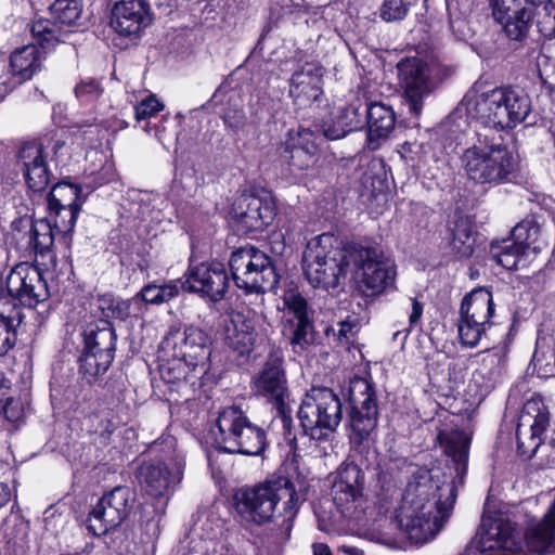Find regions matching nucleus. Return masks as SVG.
<instances>
[{
  "instance_id": "obj_1",
  "label": "nucleus",
  "mask_w": 555,
  "mask_h": 555,
  "mask_svg": "<svg viewBox=\"0 0 555 555\" xmlns=\"http://www.w3.org/2000/svg\"><path fill=\"white\" fill-rule=\"evenodd\" d=\"M447 469H420L409 480L395 522L414 544L431 540L449 519L468 467L469 438L462 431L440 433Z\"/></svg>"
},
{
  "instance_id": "obj_2",
  "label": "nucleus",
  "mask_w": 555,
  "mask_h": 555,
  "mask_svg": "<svg viewBox=\"0 0 555 555\" xmlns=\"http://www.w3.org/2000/svg\"><path fill=\"white\" fill-rule=\"evenodd\" d=\"M233 504L240 519L250 527H262L274 521V513L282 504L280 522L272 528L273 544L286 543L300 508V501L293 481L285 476L271 477L251 487H243L233 495Z\"/></svg>"
},
{
  "instance_id": "obj_3",
  "label": "nucleus",
  "mask_w": 555,
  "mask_h": 555,
  "mask_svg": "<svg viewBox=\"0 0 555 555\" xmlns=\"http://www.w3.org/2000/svg\"><path fill=\"white\" fill-rule=\"evenodd\" d=\"M351 267V246L341 248L331 233L311 238L302 255L306 280L312 287L327 292L345 284Z\"/></svg>"
},
{
  "instance_id": "obj_4",
  "label": "nucleus",
  "mask_w": 555,
  "mask_h": 555,
  "mask_svg": "<svg viewBox=\"0 0 555 555\" xmlns=\"http://www.w3.org/2000/svg\"><path fill=\"white\" fill-rule=\"evenodd\" d=\"M363 487V470L354 463H343L332 476L330 495L335 511L327 512L323 504L319 506L315 511L319 528L327 531L347 519H358L364 502Z\"/></svg>"
},
{
  "instance_id": "obj_5",
  "label": "nucleus",
  "mask_w": 555,
  "mask_h": 555,
  "mask_svg": "<svg viewBox=\"0 0 555 555\" xmlns=\"http://www.w3.org/2000/svg\"><path fill=\"white\" fill-rule=\"evenodd\" d=\"M210 434L216 448L225 453L258 456L268 444L264 429L251 423L245 412L234 405L218 413Z\"/></svg>"
},
{
  "instance_id": "obj_6",
  "label": "nucleus",
  "mask_w": 555,
  "mask_h": 555,
  "mask_svg": "<svg viewBox=\"0 0 555 555\" xmlns=\"http://www.w3.org/2000/svg\"><path fill=\"white\" fill-rule=\"evenodd\" d=\"M531 109L528 93L513 87H498L480 93L472 108L481 124L500 130L514 129L527 119Z\"/></svg>"
},
{
  "instance_id": "obj_7",
  "label": "nucleus",
  "mask_w": 555,
  "mask_h": 555,
  "mask_svg": "<svg viewBox=\"0 0 555 555\" xmlns=\"http://www.w3.org/2000/svg\"><path fill=\"white\" fill-rule=\"evenodd\" d=\"M461 162L468 179L480 184L506 182L515 170L513 154L505 145L480 139L463 152Z\"/></svg>"
},
{
  "instance_id": "obj_8",
  "label": "nucleus",
  "mask_w": 555,
  "mask_h": 555,
  "mask_svg": "<svg viewBox=\"0 0 555 555\" xmlns=\"http://www.w3.org/2000/svg\"><path fill=\"white\" fill-rule=\"evenodd\" d=\"M298 418L305 436L313 440L325 439L341 422L340 399L327 387H313L301 400Z\"/></svg>"
},
{
  "instance_id": "obj_9",
  "label": "nucleus",
  "mask_w": 555,
  "mask_h": 555,
  "mask_svg": "<svg viewBox=\"0 0 555 555\" xmlns=\"http://www.w3.org/2000/svg\"><path fill=\"white\" fill-rule=\"evenodd\" d=\"M229 264L235 285L246 294L271 292L279 283L273 260L256 247L233 251Z\"/></svg>"
},
{
  "instance_id": "obj_10",
  "label": "nucleus",
  "mask_w": 555,
  "mask_h": 555,
  "mask_svg": "<svg viewBox=\"0 0 555 555\" xmlns=\"http://www.w3.org/2000/svg\"><path fill=\"white\" fill-rule=\"evenodd\" d=\"M81 337L79 372L91 382L111 366L115 358L117 335L111 322L99 320L89 323L81 332Z\"/></svg>"
},
{
  "instance_id": "obj_11",
  "label": "nucleus",
  "mask_w": 555,
  "mask_h": 555,
  "mask_svg": "<svg viewBox=\"0 0 555 555\" xmlns=\"http://www.w3.org/2000/svg\"><path fill=\"white\" fill-rule=\"evenodd\" d=\"M348 401L350 411L348 424L350 440L354 444L369 441L376 433L378 423V405L376 390L372 383L359 376L349 382Z\"/></svg>"
},
{
  "instance_id": "obj_12",
  "label": "nucleus",
  "mask_w": 555,
  "mask_h": 555,
  "mask_svg": "<svg viewBox=\"0 0 555 555\" xmlns=\"http://www.w3.org/2000/svg\"><path fill=\"white\" fill-rule=\"evenodd\" d=\"M478 542L468 544L461 555L496 553L517 555L521 553V537L514 521L504 514L485 515L481 518Z\"/></svg>"
},
{
  "instance_id": "obj_13",
  "label": "nucleus",
  "mask_w": 555,
  "mask_h": 555,
  "mask_svg": "<svg viewBox=\"0 0 555 555\" xmlns=\"http://www.w3.org/2000/svg\"><path fill=\"white\" fill-rule=\"evenodd\" d=\"M352 267L360 271V288L366 296H377L393 288L396 267L376 246H351Z\"/></svg>"
},
{
  "instance_id": "obj_14",
  "label": "nucleus",
  "mask_w": 555,
  "mask_h": 555,
  "mask_svg": "<svg viewBox=\"0 0 555 555\" xmlns=\"http://www.w3.org/2000/svg\"><path fill=\"white\" fill-rule=\"evenodd\" d=\"M253 391L270 402H273L280 415L284 429L292 425L291 409L287 405L289 397L286 372L283 358L271 353L259 372L251 379Z\"/></svg>"
},
{
  "instance_id": "obj_15",
  "label": "nucleus",
  "mask_w": 555,
  "mask_h": 555,
  "mask_svg": "<svg viewBox=\"0 0 555 555\" xmlns=\"http://www.w3.org/2000/svg\"><path fill=\"white\" fill-rule=\"evenodd\" d=\"M209 337L199 327L190 325L182 330L180 323L170 325L160 343V352L184 358L193 364V369H201L205 373V361L210 354Z\"/></svg>"
},
{
  "instance_id": "obj_16",
  "label": "nucleus",
  "mask_w": 555,
  "mask_h": 555,
  "mask_svg": "<svg viewBox=\"0 0 555 555\" xmlns=\"http://www.w3.org/2000/svg\"><path fill=\"white\" fill-rule=\"evenodd\" d=\"M135 500L129 487L118 486L104 494L89 513L87 526L94 535L118 527L129 515Z\"/></svg>"
},
{
  "instance_id": "obj_17",
  "label": "nucleus",
  "mask_w": 555,
  "mask_h": 555,
  "mask_svg": "<svg viewBox=\"0 0 555 555\" xmlns=\"http://www.w3.org/2000/svg\"><path fill=\"white\" fill-rule=\"evenodd\" d=\"M229 287L230 276L227 268L217 261L190 266L181 283L183 291L196 294L212 304L223 300Z\"/></svg>"
},
{
  "instance_id": "obj_18",
  "label": "nucleus",
  "mask_w": 555,
  "mask_h": 555,
  "mask_svg": "<svg viewBox=\"0 0 555 555\" xmlns=\"http://www.w3.org/2000/svg\"><path fill=\"white\" fill-rule=\"evenodd\" d=\"M550 425V412L540 398L528 400L519 415L516 439L517 451L525 459H532L544 446L542 435Z\"/></svg>"
},
{
  "instance_id": "obj_19",
  "label": "nucleus",
  "mask_w": 555,
  "mask_h": 555,
  "mask_svg": "<svg viewBox=\"0 0 555 555\" xmlns=\"http://www.w3.org/2000/svg\"><path fill=\"white\" fill-rule=\"evenodd\" d=\"M283 336L289 341L295 352L305 350L314 341L313 311L299 293L289 292L284 298Z\"/></svg>"
},
{
  "instance_id": "obj_20",
  "label": "nucleus",
  "mask_w": 555,
  "mask_h": 555,
  "mask_svg": "<svg viewBox=\"0 0 555 555\" xmlns=\"http://www.w3.org/2000/svg\"><path fill=\"white\" fill-rule=\"evenodd\" d=\"M5 286L12 301L18 300L23 306L29 308L46 301L50 296L41 270L29 262L14 266L5 276Z\"/></svg>"
},
{
  "instance_id": "obj_21",
  "label": "nucleus",
  "mask_w": 555,
  "mask_h": 555,
  "mask_svg": "<svg viewBox=\"0 0 555 555\" xmlns=\"http://www.w3.org/2000/svg\"><path fill=\"white\" fill-rule=\"evenodd\" d=\"M397 69L409 109L415 116H420L425 99L435 88L429 79V68L417 57H406L398 63Z\"/></svg>"
},
{
  "instance_id": "obj_22",
  "label": "nucleus",
  "mask_w": 555,
  "mask_h": 555,
  "mask_svg": "<svg viewBox=\"0 0 555 555\" xmlns=\"http://www.w3.org/2000/svg\"><path fill=\"white\" fill-rule=\"evenodd\" d=\"M81 12V0H54L50 5L52 20L39 18L33 23L30 30L34 39L44 50L54 48L60 41V27L74 25Z\"/></svg>"
},
{
  "instance_id": "obj_23",
  "label": "nucleus",
  "mask_w": 555,
  "mask_h": 555,
  "mask_svg": "<svg viewBox=\"0 0 555 555\" xmlns=\"http://www.w3.org/2000/svg\"><path fill=\"white\" fill-rule=\"evenodd\" d=\"M86 197L79 185L69 182L56 183L48 195V206L55 214V228L64 233H73L77 216Z\"/></svg>"
},
{
  "instance_id": "obj_24",
  "label": "nucleus",
  "mask_w": 555,
  "mask_h": 555,
  "mask_svg": "<svg viewBox=\"0 0 555 555\" xmlns=\"http://www.w3.org/2000/svg\"><path fill=\"white\" fill-rule=\"evenodd\" d=\"M231 215L240 231H262L274 219L275 206L269 195L244 194L234 202Z\"/></svg>"
},
{
  "instance_id": "obj_25",
  "label": "nucleus",
  "mask_w": 555,
  "mask_h": 555,
  "mask_svg": "<svg viewBox=\"0 0 555 555\" xmlns=\"http://www.w3.org/2000/svg\"><path fill=\"white\" fill-rule=\"evenodd\" d=\"M258 325L259 317L254 311H231L224 325V343L238 356L249 354L263 339Z\"/></svg>"
},
{
  "instance_id": "obj_26",
  "label": "nucleus",
  "mask_w": 555,
  "mask_h": 555,
  "mask_svg": "<svg viewBox=\"0 0 555 555\" xmlns=\"http://www.w3.org/2000/svg\"><path fill=\"white\" fill-rule=\"evenodd\" d=\"M493 18L512 41L524 42L533 25L530 4L518 0H490Z\"/></svg>"
},
{
  "instance_id": "obj_27",
  "label": "nucleus",
  "mask_w": 555,
  "mask_h": 555,
  "mask_svg": "<svg viewBox=\"0 0 555 555\" xmlns=\"http://www.w3.org/2000/svg\"><path fill=\"white\" fill-rule=\"evenodd\" d=\"M36 44H27L12 53L10 69L0 61V99H4L13 89L30 79L40 68V52Z\"/></svg>"
},
{
  "instance_id": "obj_28",
  "label": "nucleus",
  "mask_w": 555,
  "mask_h": 555,
  "mask_svg": "<svg viewBox=\"0 0 555 555\" xmlns=\"http://www.w3.org/2000/svg\"><path fill=\"white\" fill-rule=\"evenodd\" d=\"M184 457L177 455L169 463H147L141 467V476L147 493L159 498L168 494L183 477Z\"/></svg>"
},
{
  "instance_id": "obj_29",
  "label": "nucleus",
  "mask_w": 555,
  "mask_h": 555,
  "mask_svg": "<svg viewBox=\"0 0 555 555\" xmlns=\"http://www.w3.org/2000/svg\"><path fill=\"white\" fill-rule=\"evenodd\" d=\"M151 23L146 0H120L112 10L111 25L121 36H137Z\"/></svg>"
},
{
  "instance_id": "obj_30",
  "label": "nucleus",
  "mask_w": 555,
  "mask_h": 555,
  "mask_svg": "<svg viewBox=\"0 0 555 555\" xmlns=\"http://www.w3.org/2000/svg\"><path fill=\"white\" fill-rule=\"evenodd\" d=\"M324 68L315 62H307L295 70L291 78L289 95L299 107H305L320 99Z\"/></svg>"
},
{
  "instance_id": "obj_31",
  "label": "nucleus",
  "mask_w": 555,
  "mask_h": 555,
  "mask_svg": "<svg viewBox=\"0 0 555 555\" xmlns=\"http://www.w3.org/2000/svg\"><path fill=\"white\" fill-rule=\"evenodd\" d=\"M365 125L367 126V138L371 143L387 139L396 125V115L392 107L382 102L366 103Z\"/></svg>"
},
{
  "instance_id": "obj_32",
  "label": "nucleus",
  "mask_w": 555,
  "mask_h": 555,
  "mask_svg": "<svg viewBox=\"0 0 555 555\" xmlns=\"http://www.w3.org/2000/svg\"><path fill=\"white\" fill-rule=\"evenodd\" d=\"M494 313V304L491 292L486 288H476L466 295L461 304L460 314L472 320L482 322L490 326Z\"/></svg>"
},
{
  "instance_id": "obj_33",
  "label": "nucleus",
  "mask_w": 555,
  "mask_h": 555,
  "mask_svg": "<svg viewBox=\"0 0 555 555\" xmlns=\"http://www.w3.org/2000/svg\"><path fill=\"white\" fill-rule=\"evenodd\" d=\"M55 235H61L60 240L64 245L69 246L72 241V233L64 237V233L57 231L55 223L52 225L47 219L35 220L30 228L29 243L36 254L41 256L51 254V248L54 244Z\"/></svg>"
},
{
  "instance_id": "obj_34",
  "label": "nucleus",
  "mask_w": 555,
  "mask_h": 555,
  "mask_svg": "<svg viewBox=\"0 0 555 555\" xmlns=\"http://www.w3.org/2000/svg\"><path fill=\"white\" fill-rule=\"evenodd\" d=\"M163 354V363L159 366V373L165 383L176 384L179 382H191L199 378L201 369H193L184 358L173 354Z\"/></svg>"
},
{
  "instance_id": "obj_35",
  "label": "nucleus",
  "mask_w": 555,
  "mask_h": 555,
  "mask_svg": "<svg viewBox=\"0 0 555 555\" xmlns=\"http://www.w3.org/2000/svg\"><path fill=\"white\" fill-rule=\"evenodd\" d=\"M96 302L98 308L106 318L125 321L129 317H138L141 314L138 298H134V296L125 300L116 298L112 294H104L98 297Z\"/></svg>"
},
{
  "instance_id": "obj_36",
  "label": "nucleus",
  "mask_w": 555,
  "mask_h": 555,
  "mask_svg": "<svg viewBox=\"0 0 555 555\" xmlns=\"http://www.w3.org/2000/svg\"><path fill=\"white\" fill-rule=\"evenodd\" d=\"M489 254L491 259L507 270H516L526 261L524 246L513 238L492 243Z\"/></svg>"
},
{
  "instance_id": "obj_37",
  "label": "nucleus",
  "mask_w": 555,
  "mask_h": 555,
  "mask_svg": "<svg viewBox=\"0 0 555 555\" xmlns=\"http://www.w3.org/2000/svg\"><path fill=\"white\" fill-rule=\"evenodd\" d=\"M450 247L457 258H468L474 251L475 238L472 224L466 217L457 218L450 228Z\"/></svg>"
},
{
  "instance_id": "obj_38",
  "label": "nucleus",
  "mask_w": 555,
  "mask_h": 555,
  "mask_svg": "<svg viewBox=\"0 0 555 555\" xmlns=\"http://www.w3.org/2000/svg\"><path fill=\"white\" fill-rule=\"evenodd\" d=\"M179 286L176 281L157 285L150 283L134 295L138 298L139 307L143 310V304L158 306L170 301L179 295Z\"/></svg>"
},
{
  "instance_id": "obj_39",
  "label": "nucleus",
  "mask_w": 555,
  "mask_h": 555,
  "mask_svg": "<svg viewBox=\"0 0 555 555\" xmlns=\"http://www.w3.org/2000/svg\"><path fill=\"white\" fill-rule=\"evenodd\" d=\"M488 328L489 326L482 324V322L472 320L465 315L460 314L457 320L460 341L463 346L468 348L476 347Z\"/></svg>"
},
{
  "instance_id": "obj_40",
  "label": "nucleus",
  "mask_w": 555,
  "mask_h": 555,
  "mask_svg": "<svg viewBox=\"0 0 555 555\" xmlns=\"http://www.w3.org/2000/svg\"><path fill=\"white\" fill-rule=\"evenodd\" d=\"M479 358L478 369L482 376L493 379L499 376L505 363L506 353L503 348H494L492 350H485L476 354Z\"/></svg>"
},
{
  "instance_id": "obj_41",
  "label": "nucleus",
  "mask_w": 555,
  "mask_h": 555,
  "mask_svg": "<svg viewBox=\"0 0 555 555\" xmlns=\"http://www.w3.org/2000/svg\"><path fill=\"white\" fill-rule=\"evenodd\" d=\"M366 103L356 101L339 111L337 118L348 132L360 130L365 126Z\"/></svg>"
},
{
  "instance_id": "obj_42",
  "label": "nucleus",
  "mask_w": 555,
  "mask_h": 555,
  "mask_svg": "<svg viewBox=\"0 0 555 555\" xmlns=\"http://www.w3.org/2000/svg\"><path fill=\"white\" fill-rule=\"evenodd\" d=\"M540 235V227L532 218H526L517 223L512 230V238L524 246V249L533 245V249L539 247L534 244Z\"/></svg>"
},
{
  "instance_id": "obj_43",
  "label": "nucleus",
  "mask_w": 555,
  "mask_h": 555,
  "mask_svg": "<svg viewBox=\"0 0 555 555\" xmlns=\"http://www.w3.org/2000/svg\"><path fill=\"white\" fill-rule=\"evenodd\" d=\"M318 129L314 131L299 126L297 130L288 131V139L285 145L291 147H302V150L318 153Z\"/></svg>"
},
{
  "instance_id": "obj_44",
  "label": "nucleus",
  "mask_w": 555,
  "mask_h": 555,
  "mask_svg": "<svg viewBox=\"0 0 555 555\" xmlns=\"http://www.w3.org/2000/svg\"><path fill=\"white\" fill-rule=\"evenodd\" d=\"M18 158L24 171L29 170L31 167L47 164L43 147L37 142L23 144L18 152Z\"/></svg>"
},
{
  "instance_id": "obj_45",
  "label": "nucleus",
  "mask_w": 555,
  "mask_h": 555,
  "mask_svg": "<svg viewBox=\"0 0 555 555\" xmlns=\"http://www.w3.org/2000/svg\"><path fill=\"white\" fill-rule=\"evenodd\" d=\"M15 319L0 312V357L8 353L16 343Z\"/></svg>"
},
{
  "instance_id": "obj_46",
  "label": "nucleus",
  "mask_w": 555,
  "mask_h": 555,
  "mask_svg": "<svg viewBox=\"0 0 555 555\" xmlns=\"http://www.w3.org/2000/svg\"><path fill=\"white\" fill-rule=\"evenodd\" d=\"M410 10L408 0H384L379 8V16L385 22L402 21Z\"/></svg>"
},
{
  "instance_id": "obj_47",
  "label": "nucleus",
  "mask_w": 555,
  "mask_h": 555,
  "mask_svg": "<svg viewBox=\"0 0 555 555\" xmlns=\"http://www.w3.org/2000/svg\"><path fill=\"white\" fill-rule=\"evenodd\" d=\"M284 157L288 164L298 170L307 169L315 162L317 152L302 150V147H291L285 145Z\"/></svg>"
},
{
  "instance_id": "obj_48",
  "label": "nucleus",
  "mask_w": 555,
  "mask_h": 555,
  "mask_svg": "<svg viewBox=\"0 0 555 555\" xmlns=\"http://www.w3.org/2000/svg\"><path fill=\"white\" fill-rule=\"evenodd\" d=\"M25 180L33 192H42L50 183V172L47 164L31 167L24 171Z\"/></svg>"
},
{
  "instance_id": "obj_49",
  "label": "nucleus",
  "mask_w": 555,
  "mask_h": 555,
  "mask_svg": "<svg viewBox=\"0 0 555 555\" xmlns=\"http://www.w3.org/2000/svg\"><path fill=\"white\" fill-rule=\"evenodd\" d=\"M102 93L103 88L100 82L93 78L83 79L75 87L77 99L85 104L96 101Z\"/></svg>"
},
{
  "instance_id": "obj_50",
  "label": "nucleus",
  "mask_w": 555,
  "mask_h": 555,
  "mask_svg": "<svg viewBox=\"0 0 555 555\" xmlns=\"http://www.w3.org/2000/svg\"><path fill=\"white\" fill-rule=\"evenodd\" d=\"M0 411L10 422H17L23 413L20 401L9 396L8 389L3 388L0 390Z\"/></svg>"
},
{
  "instance_id": "obj_51",
  "label": "nucleus",
  "mask_w": 555,
  "mask_h": 555,
  "mask_svg": "<svg viewBox=\"0 0 555 555\" xmlns=\"http://www.w3.org/2000/svg\"><path fill=\"white\" fill-rule=\"evenodd\" d=\"M164 108V105L151 95L134 106V117L138 121L147 119Z\"/></svg>"
},
{
  "instance_id": "obj_52",
  "label": "nucleus",
  "mask_w": 555,
  "mask_h": 555,
  "mask_svg": "<svg viewBox=\"0 0 555 555\" xmlns=\"http://www.w3.org/2000/svg\"><path fill=\"white\" fill-rule=\"evenodd\" d=\"M317 128L318 131L322 132L324 138L328 140H338L349 133L345 126L339 122L337 116L334 119L323 121V124Z\"/></svg>"
},
{
  "instance_id": "obj_53",
  "label": "nucleus",
  "mask_w": 555,
  "mask_h": 555,
  "mask_svg": "<svg viewBox=\"0 0 555 555\" xmlns=\"http://www.w3.org/2000/svg\"><path fill=\"white\" fill-rule=\"evenodd\" d=\"M537 457V466L541 468L555 467V447L544 444L534 455Z\"/></svg>"
},
{
  "instance_id": "obj_54",
  "label": "nucleus",
  "mask_w": 555,
  "mask_h": 555,
  "mask_svg": "<svg viewBox=\"0 0 555 555\" xmlns=\"http://www.w3.org/2000/svg\"><path fill=\"white\" fill-rule=\"evenodd\" d=\"M223 121L233 131H238L245 125V115L241 109L228 111L224 113Z\"/></svg>"
},
{
  "instance_id": "obj_55",
  "label": "nucleus",
  "mask_w": 555,
  "mask_h": 555,
  "mask_svg": "<svg viewBox=\"0 0 555 555\" xmlns=\"http://www.w3.org/2000/svg\"><path fill=\"white\" fill-rule=\"evenodd\" d=\"M339 330L337 332L338 340L340 343H348L351 337L356 334L357 322L356 321H341L338 323Z\"/></svg>"
},
{
  "instance_id": "obj_56",
  "label": "nucleus",
  "mask_w": 555,
  "mask_h": 555,
  "mask_svg": "<svg viewBox=\"0 0 555 555\" xmlns=\"http://www.w3.org/2000/svg\"><path fill=\"white\" fill-rule=\"evenodd\" d=\"M12 300L9 294V289L5 286V279L0 276V312L3 313L5 307L11 306Z\"/></svg>"
},
{
  "instance_id": "obj_57",
  "label": "nucleus",
  "mask_w": 555,
  "mask_h": 555,
  "mask_svg": "<svg viewBox=\"0 0 555 555\" xmlns=\"http://www.w3.org/2000/svg\"><path fill=\"white\" fill-rule=\"evenodd\" d=\"M423 314V305L416 299H412V311L409 317L410 324H416Z\"/></svg>"
},
{
  "instance_id": "obj_58",
  "label": "nucleus",
  "mask_w": 555,
  "mask_h": 555,
  "mask_svg": "<svg viewBox=\"0 0 555 555\" xmlns=\"http://www.w3.org/2000/svg\"><path fill=\"white\" fill-rule=\"evenodd\" d=\"M11 499V490L8 485L0 482V507L4 506Z\"/></svg>"
},
{
  "instance_id": "obj_59",
  "label": "nucleus",
  "mask_w": 555,
  "mask_h": 555,
  "mask_svg": "<svg viewBox=\"0 0 555 555\" xmlns=\"http://www.w3.org/2000/svg\"><path fill=\"white\" fill-rule=\"evenodd\" d=\"M314 555H331L330 548L324 544L314 545Z\"/></svg>"
},
{
  "instance_id": "obj_60",
  "label": "nucleus",
  "mask_w": 555,
  "mask_h": 555,
  "mask_svg": "<svg viewBox=\"0 0 555 555\" xmlns=\"http://www.w3.org/2000/svg\"><path fill=\"white\" fill-rule=\"evenodd\" d=\"M343 550L346 552V553H349L350 555H364V553L357 548V547H347V546H344Z\"/></svg>"
},
{
  "instance_id": "obj_61",
  "label": "nucleus",
  "mask_w": 555,
  "mask_h": 555,
  "mask_svg": "<svg viewBox=\"0 0 555 555\" xmlns=\"http://www.w3.org/2000/svg\"><path fill=\"white\" fill-rule=\"evenodd\" d=\"M3 99H0V101H2Z\"/></svg>"
}]
</instances>
